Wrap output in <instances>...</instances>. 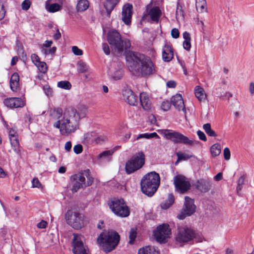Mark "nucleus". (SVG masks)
Instances as JSON below:
<instances>
[{
  "mask_svg": "<svg viewBox=\"0 0 254 254\" xmlns=\"http://www.w3.org/2000/svg\"><path fill=\"white\" fill-rule=\"evenodd\" d=\"M72 187L71 191L75 192L80 188H85L90 186L93 182V178H89L87 183L85 182V178L83 174L78 173L73 175L71 178Z\"/></svg>",
  "mask_w": 254,
  "mask_h": 254,
  "instance_id": "nucleus-12",
  "label": "nucleus"
},
{
  "mask_svg": "<svg viewBox=\"0 0 254 254\" xmlns=\"http://www.w3.org/2000/svg\"><path fill=\"white\" fill-rule=\"evenodd\" d=\"M114 151V149L104 151L99 154L98 158L109 162L111 160Z\"/></svg>",
  "mask_w": 254,
  "mask_h": 254,
  "instance_id": "nucleus-29",
  "label": "nucleus"
},
{
  "mask_svg": "<svg viewBox=\"0 0 254 254\" xmlns=\"http://www.w3.org/2000/svg\"><path fill=\"white\" fill-rule=\"evenodd\" d=\"M72 51L74 55L77 56H81L83 54L82 51L79 49L77 46H73L72 47Z\"/></svg>",
  "mask_w": 254,
  "mask_h": 254,
  "instance_id": "nucleus-54",
  "label": "nucleus"
},
{
  "mask_svg": "<svg viewBox=\"0 0 254 254\" xmlns=\"http://www.w3.org/2000/svg\"><path fill=\"white\" fill-rule=\"evenodd\" d=\"M196 8L198 12L206 11V2L205 0H196Z\"/></svg>",
  "mask_w": 254,
  "mask_h": 254,
  "instance_id": "nucleus-31",
  "label": "nucleus"
},
{
  "mask_svg": "<svg viewBox=\"0 0 254 254\" xmlns=\"http://www.w3.org/2000/svg\"><path fill=\"white\" fill-rule=\"evenodd\" d=\"M36 65L41 72L45 73L47 71L48 67L45 62H39Z\"/></svg>",
  "mask_w": 254,
  "mask_h": 254,
  "instance_id": "nucleus-40",
  "label": "nucleus"
},
{
  "mask_svg": "<svg viewBox=\"0 0 254 254\" xmlns=\"http://www.w3.org/2000/svg\"><path fill=\"white\" fill-rule=\"evenodd\" d=\"M171 235V230L167 224H163L157 227L154 232V236L156 241L160 243L167 242Z\"/></svg>",
  "mask_w": 254,
  "mask_h": 254,
  "instance_id": "nucleus-13",
  "label": "nucleus"
},
{
  "mask_svg": "<svg viewBox=\"0 0 254 254\" xmlns=\"http://www.w3.org/2000/svg\"><path fill=\"white\" fill-rule=\"evenodd\" d=\"M70 112H73V115L75 117L80 121V119L84 118L88 112L87 108L84 105L78 106L77 108L72 107L67 108Z\"/></svg>",
  "mask_w": 254,
  "mask_h": 254,
  "instance_id": "nucleus-20",
  "label": "nucleus"
},
{
  "mask_svg": "<svg viewBox=\"0 0 254 254\" xmlns=\"http://www.w3.org/2000/svg\"><path fill=\"white\" fill-rule=\"evenodd\" d=\"M107 41L115 51L123 52L131 46L130 41L127 39H122L121 35L117 30H111L107 35Z\"/></svg>",
  "mask_w": 254,
  "mask_h": 254,
  "instance_id": "nucleus-5",
  "label": "nucleus"
},
{
  "mask_svg": "<svg viewBox=\"0 0 254 254\" xmlns=\"http://www.w3.org/2000/svg\"><path fill=\"white\" fill-rule=\"evenodd\" d=\"M175 198L172 193L168 194L167 199L161 204V207L162 209H167L170 207L174 202Z\"/></svg>",
  "mask_w": 254,
  "mask_h": 254,
  "instance_id": "nucleus-30",
  "label": "nucleus"
},
{
  "mask_svg": "<svg viewBox=\"0 0 254 254\" xmlns=\"http://www.w3.org/2000/svg\"><path fill=\"white\" fill-rule=\"evenodd\" d=\"M221 152V147L219 143H215L210 147V152L213 157H216L220 155Z\"/></svg>",
  "mask_w": 254,
  "mask_h": 254,
  "instance_id": "nucleus-34",
  "label": "nucleus"
},
{
  "mask_svg": "<svg viewBox=\"0 0 254 254\" xmlns=\"http://www.w3.org/2000/svg\"><path fill=\"white\" fill-rule=\"evenodd\" d=\"M61 6L58 3H49L48 2L46 3V9L50 12H55L61 9Z\"/></svg>",
  "mask_w": 254,
  "mask_h": 254,
  "instance_id": "nucleus-32",
  "label": "nucleus"
},
{
  "mask_svg": "<svg viewBox=\"0 0 254 254\" xmlns=\"http://www.w3.org/2000/svg\"><path fill=\"white\" fill-rule=\"evenodd\" d=\"M82 146L81 144H77L73 147V151L76 154H79L82 151Z\"/></svg>",
  "mask_w": 254,
  "mask_h": 254,
  "instance_id": "nucleus-57",
  "label": "nucleus"
},
{
  "mask_svg": "<svg viewBox=\"0 0 254 254\" xmlns=\"http://www.w3.org/2000/svg\"><path fill=\"white\" fill-rule=\"evenodd\" d=\"M41 51L42 53L45 56L48 55L49 54L53 55L56 51V47H53L52 48H50L49 49H46L43 47H42Z\"/></svg>",
  "mask_w": 254,
  "mask_h": 254,
  "instance_id": "nucleus-44",
  "label": "nucleus"
},
{
  "mask_svg": "<svg viewBox=\"0 0 254 254\" xmlns=\"http://www.w3.org/2000/svg\"><path fill=\"white\" fill-rule=\"evenodd\" d=\"M108 205L112 212L117 216L126 217L130 214L128 207L122 198H113L109 202Z\"/></svg>",
  "mask_w": 254,
  "mask_h": 254,
  "instance_id": "nucleus-8",
  "label": "nucleus"
},
{
  "mask_svg": "<svg viewBox=\"0 0 254 254\" xmlns=\"http://www.w3.org/2000/svg\"><path fill=\"white\" fill-rule=\"evenodd\" d=\"M138 254H159V252L153 247L146 246L140 248Z\"/></svg>",
  "mask_w": 254,
  "mask_h": 254,
  "instance_id": "nucleus-28",
  "label": "nucleus"
},
{
  "mask_svg": "<svg viewBox=\"0 0 254 254\" xmlns=\"http://www.w3.org/2000/svg\"><path fill=\"white\" fill-rule=\"evenodd\" d=\"M10 142V144L11 147H12L14 151L18 155H20V144L19 142V140L18 138L16 139H12L9 140Z\"/></svg>",
  "mask_w": 254,
  "mask_h": 254,
  "instance_id": "nucleus-35",
  "label": "nucleus"
},
{
  "mask_svg": "<svg viewBox=\"0 0 254 254\" xmlns=\"http://www.w3.org/2000/svg\"><path fill=\"white\" fill-rule=\"evenodd\" d=\"M153 137H156L157 138H159V135L156 133V132H153L151 133H143V134H140L137 135L136 138L134 139V141L136 140H138L142 138H151Z\"/></svg>",
  "mask_w": 254,
  "mask_h": 254,
  "instance_id": "nucleus-37",
  "label": "nucleus"
},
{
  "mask_svg": "<svg viewBox=\"0 0 254 254\" xmlns=\"http://www.w3.org/2000/svg\"><path fill=\"white\" fill-rule=\"evenodd\" d=\"M195 211V205L194 204V201L188 196L185 197L184 207L181 212L178 215L177 218L179 219L183 220L187 216H190Z\"/></svg>",
  "mask_w": 254,
  "mask_h": 254,
  "instance_id": "nucleus-14",
  "label": "nucleus"
},
{
  "mask_svg": "<svg viewBox=\"0 0 254 254\" xmlns=\"http://www.w3.org/2000/svg\"><path fill=\"white\" fill-rule=\"evenodd\" d=\"M177 157L179 158V160H187L191 158L192 155H189L186 153L177 152L176 153Z\"/></svg>",
  "mask_w": 254,
  "mask_h": 254,
  "instance_id": "nucleus-43",
  "label": "nucleus"
},
{
  "mask_svg": "<svg viewBox=\"0 0 254 254\" xmlns=\"http://www.w3.org/2000/svg\"><path fill=\"white\" fill-rule=\"evenodd\" d=\"M3 103L5 106L10 109L22 108L25 105L24 100L17 97L6 98L4 99Z\"/></svg>",
  "mask_w": 254,
  "mask_h": 254,
  "instance_id": "nucleus-16",
  "label": "nucleus"
},
{
  "mask_svg": "<svg viewBox=\"0 0 254 254\" xmlns=\"http://www.w3.org/2000/svg\"><path fill=\"white\" fill-rule=\"evenodd\" d=\"M224 157L226 160H229L230 158L231 153L228 147H226L224 149L223 151Z\"/></svg>",
  "mask_w": 254,
  "mask_h": 254,
  "instance_id": "nucleus-53",
  "label": "nucleus"
},
{
  "mask_svg": "<svg viewBox=\"0 0 254 254\" xmlns=\"http://www.w3.org/2000/svg\"><path fill=\"white\" fill-rule=\"evenodd\" d=\"M173 51L171 46L165 44L163 49L162 58L165 62H170L173 58Z\"/></svg>",
  "mask_w": 254,
  "mask_h": 254,
  "instance_id": "nucleus-24",
  "label": "nucleus"
},
{
  "mask_svg": "<svg viewBox=\"0 0 254 254\" xmlns=\"http://www.w3.org/2000/svg\"><path fill=\"white\" fill-rule=\"evenodd\" d=\"M58 86L64 89H70L71 87L70 83L68 81H61L58 83Z\"/></svg>",
  "mask_w": 254,
  "mask_h": 254,
  "instance_id": "nucleus-39",
  "label": "nucleus"
},
{
  "mask_svg": "<svg viewBox=\"0 0 254 254\" xmlns=\"http://www.w3.org/2000/svg\"><path fill=\"white\" fill-rule=\"evenodd\" d=\"M32 188H42V185L40 183L39 180L37 178H34L33 179L32 181Z\"/></svg>",
  "mask_w": 254,
  "mask_h": 254,
  "instance_id": "nucleus-50",
  "label": "nucleus"
},
{
  "mask_svg": "<svg viewBox=\"0 0 254 254\" xmlns=\"http://www.w3.org/2000/svg\"><path fill=\"white\" fill-rule=\"evenodd\" d=\"M72 246L74 254H89L87 246L84 243L83 237L79 234H73Z\"/></svg>",
  "mask_w": 254,
  "mask_h": 254,
  "instance_id": "nucleus-11",
  "label": "nucleus"
},
{
  "mask_svg": "<svg viewBox=\"0 0 254 254\" xmlns=\"http://www.w3.org/2000/svg\"><path fill=\"white\" fill-rule=\"evenodd\" d=\"M128 68L136 76H146L155 72L154 64L148 57L136 52H129L127 56Z\"/></svg>",
  "mask_w": 254,
  "mask_h": 254,
  "instance_id": "nucleus-1",
  "label": "nucleus"
},
{
  "mask_svg": "<svg viewBox=\"0 0 254 254\" xmlns=\"http://www.w3.org/2000/svg\"><path fill=\"white\" fill-rule=\"evenodd\" d=\"M9 140L18 138V134L14 128H11L9 131Z\"/></svg>",
  "mask_w": 254,
  "mask_h": 254,
  "instance_id": "nucleus-48",
  "label": "nucleus"
},
{
  "mask_svg": "<svg viewBox=\"0 0 254 254\" xmlns=\"http://www.w3.org/2000/svg\"><path fill=\"white\" fill-rule=\"evenodd\" d=\"M136 235H137V233H136V229L134 228H131L130 232H129V244H133L134 243V242L136 237Z\"/></svg>",
  "mask_w": 254,
  "mask_h": 254,
  "instance_id": "nucleus-42",
  "label": "nucleus"
},
{
  "mask_svg": "<svg viewBox=\"0 0 254 254\" xmlns=\"http://www.w3.org/2000/svg\"><path fill=\"white\" fill-rule=\"evenodd\" d=\"M151 3L146 6V14L145 15L150 17L151 20L158 23L162 14L161 11L157 6L150 7Z\"/></svg>",
  "mask_w": 254,
  "mask_h": 254,
  "instance_id": "nucleus-18",
  "label": "nucleus"
},
{
  "mask_svg": "<svg viewBox=\"0 0 254 254\" xmlns=\"http://www.w3.org/2000/svg\"><path fill=\"white\" fill-rule=\"evenodd\" d=\"M203 128L208 135L212 137H216L217 136V134L215 132L211 129L210 124L207 123L204 124L203 126Z\"/></svg>",
  "mask_w": 254,
  "mask_h": 254,
  "instance_id": "nucleus-36",
  "label": "nucleus"
},
{
  "mask_svg": "<svg viewBox=\"0 0 254 254\" xmlns=\"http://www.w3.org/2000/svg\"><path fill=\"white\" fill-rule=\"evenodd\" d=\"M73 114L67 108L64 110L60 128L62 135L74 132L78 128L79 121Z\"/></svg>",
  "mask_w": 254,
  "mask_h": 254,
  "instance_id": "nucleus-4",
  "label": "nucleus"
},
{
  "mask_svg": "<svg viewBox=\"0 0 254 254\" xmlns=\"http://www.w3.org/2000/svg\"><path fill=\"white\" fill-rule=\"evenodd\" d=\"M145 156L142 151L132 156L125 165L126 172L130 174L141 169L145 164Z\"/></svg>",
  "mask_w": 254,
  "mask_h": 254,
  "instance_id": "nucleus-6",
  "label": "nucleus"
},
{
  "mask_svg": "<svg viewBox=\"0 0 254 254\" xmlns=\"http://www.w3.org/2000/svg\"><path fill=\"white\" fill-rule=\"evenodd\" d=\"M162 133L164 137L172 140L175 143H182L190 146L193 144V140L179 132L170 129H164Z\"/></svg>",
  "mask_w": 254,
  "mask_h": 254,
  "instance_id": "nucleus-10",
  "label": "nucleus"
},
{
  "mask_svg": "<svg viewBox=\"0 0 254 254\" xmlns=\"http://www.w3.org/2000/svg\"><path fill=\"white\" fill-rule=\"evenodd\" d=\"M159 175L155 172H151L144 175L140 182L142 192L148 196H152L157 191L160 185Z\"/></svg>",
  "mask_w": 254,
  "mask_h": 254,
  "instance_id": "nucleus-2",
  "label": "nucleus"
},
{
  "mask_svg": "<svg viewBox=\"0 0 254 254\" xmlns=\"http://www.w3.org/2000/svg\"><path fill=\"white\" fill-rule=\"evenodd\" d=\"M171 103L178 111H186L184 102L182 95L177 94L171 98Z\"/></svg>",
  "mask_w": 254,
  "mask_h": 254,
  "instance_id": "nucleus-23",
  "label": "nucleus"
},
{
  "mask_svg": "<svg viewBox=\"0 0 254 254\" xmlns=\"http://www.w3.org/2000/svg\"><path fill=\"white\" fill-rule=\"evenodd\" d=\"M31 59L32 61V62L35 64L36 65L37 64L39 63V62H40V58L37 55L35 54H33L31 56Z\"/></svg>",
  "mask_w": 254,
  "mask_h": 254,
  "instance_id": "nucleus-55",
  "label": "nucleus"
},
{
  "mask_svg": "<svg viewBox=\"0 0 254 254\" xmlns=\"http://www.w3.org/2000/svg\"><path fill=\"white\" fill-rule=\"evenodd\" d=\"M171 107L170 103L168 101H164L162 102L161 104V108L164 111H168Z\"/></svg>",
  "mask_w": 254,
  "mask_h": 254,
  "instance_id": "nucleus-51",
  "label": "nucleus"
},
{
  "mask_svg": "<svg viewBox=\"0 0 254 254\" xmlns=\"http://www.w3.org/2000/svg\"><path fill=\"white\" fill-rule=\"evenodd\" d=\"M65 218L67 224L77 230L82 228L87 221L83 214L71 210L66 213Z\"/></svg>",
  "mask_w": 254,
  "mask_h": 254,
  "instance_id": "nucleus-9",
  "label": "nucleus"
},
{
  "mask_svg": "<svg viewBox=\"0 0 254 254\" xmlns=\"http://www.w3.org/2000/svg\"><path fill=\"white\" fill-rule=\"evenodd\" d=\"M89 5V3L87 0H80L77 4L76 8L78 11H83L88 8Z\"/></svg>",
  "mask_w": 254,
  "mask_h": 254,
  "instance_id": "nucleus-33",
  "label": "nucleus"
},
{
  "mask_svg": "<svg viewBox=\"0 0 254 254\" xmlns=\"http://www.w3.org/2000/svg\"><path fill=\"white\" fill-rule=\"evenodd\" d=\"M195 236V231L186 225L178 226L175 234L176 241L182 244L192 241Z\"/></svg>",
  "mask_w": 254,
  "mask_h": 254,
  "instance_id": "nucleus-7",
  "label": "nucleus"
},
{
  "mask_svg": "<svg viewBox=\"0 0 254 254\" xmlns=\"http://www.w3.org/2000/svg\"><path fill=\"white\" fill-rule=\"evenodd\" d=\"M171 35L174 38H178L179 37L180 33L177 28H173L171 31Z\"/></svg>",
  "mask_w": 254,
  "mask_h": 254,
  "instance_id": "nucleus-59",
  "label": "nucleus"
},
{
  "mask_svg": "<svg viewBox=\"0 0 254 254\" xmlns=\"http://www.w3.org/2000/svg\"><path fill=\"white\" fill-rule=\"evenodd\" d=\"M245 179L244 177L241 176L238 181V185L237 187V190L238 192L241 190L244 184Z\"/></svg>",
  "mask_w": 254,
  "mask_h": 254,
  "instance_id": "nucleus-49",
  "label": "nucleus"
},
{
  "mask_svg": "<svg viewBox=\"0 0 254 254\" xmlns=\"http://www.w3.org/2000/svg\"><path fill=\"white\" fill-rule=\"evenodd\" d=\"M78 65V70L80 72H85L88 71L89 67L84 62H80L77 64Z\"/></svg>",
  "mask_w": 254,
  "mask_h": 254,
  "instance_id": "nucleus-41",
  "label": "nucleus"
},
{
  "mask_svg": "<svg viewBox=\"0 0 254 254\" xmlns=\"http://www.w3.org/2000/svg\"><path fill=\"white\" fill-rule=\"evenodd\" d=\"M30 5L31 2L29 0H25L22 3V8L23 10H27L30 8Z\"/></svg>",
  "mask_w": 254,
  "mask_h": 254,
  "instance_id": "nucleus-52",
  "label": "nucleus"
},
{
  "mask_svg": "<svg viewBox=\"0 0 254 254\" xmlns=\"http://www.w3.org/2000/svg\"><path fill=\"white\" fill-rule=\"evenodd\" d=\"M6 10L4 9L3 4L0 5V20H2L5 16Z\"/></svg>",
  "mask_w": 254,
  "mask_h": 254,
  "instance_id": "nucleus-58",
  "label": "nucleus"
},
{
  "mask_svg": "<svg viewBox=\"0 0 254 254\" xmlns=\"http://www.w3.org/2000/svg\"><path fill=\"white\" fill-rule=\"evenodd\" d=\"M216 94L220 97L221 98L223 96V93L226 90L225 86H222L219 84L218 87L216 88Z\"/></svg>",
  "mask_w": 254,
  "mask_h": 254,
  "instance_id": "nucleus-45",
  "label": "nucleus"
},
{
  "mask_svg": "<svg viewBox=\"0 0 254 254\" xmlns=\"http://www.w3.org/2000/svg\"><path fill=\"white\" fill-rule=\"evenodd\" d=\"M43 89L47 96L50 97L52 96L53 90L49 85H44Z\"/></svg>",
  "mask_w": 254,
  "mask_h": 254,
  "instance_id": "nucleus-47",
  "label": "nucleus"
},
{
  "mask_svg": "<svg viewBox=\"0 0 254 254\" xmlns=\"http://www.w3.org/2000/svg\"><path fill=\"white\" fill-rule=\"evenodd\" d=\"M19 86V82H10V89L13 91H16Z\"/></svg>",
  "mask_w": 254,
  "mask_h": 254,
  "instance_id": "nucleus-56",
  "label": "nucleus"
},
{
  "mask_svg": "<svg viewBox=\"0 0 254 254\" xmlns=\"http://www.w3.org/2000/svg\"><path fill=\"white\" fill-rule=\"evenodd\" d=\"M103 50L105 54L109 55L110 54V50L108 45L107 43H103L102 45Z\"/></svg>",
  "mask_w": 254,
  "mask_h": 254,
  "instance_id": "nucleus-60",
  "label": "nucleus"
},
{
  "mask_svg": "<svg viewBox=\"0 0 254 254\" xmlns=\"http://www.w3.org/2000/svg\"><path fill=\"white\" fill-rule=\"evenodd\" d=\"M196 188L201 192H207L211 189L212 182L209 179H201L196 182Z\"/></svg>",
  "mask_w": 254,
  "mask_h": 254,
  "instance_id": "nucleus-22",
  "label": "nucleus"
},
{
  "mask_svg": "<svg viewBox=\"0 0 254 254\" xmlns=\"http://www.w3.org/2000/svg\"><path fill=\"white\" fill-rule=\"evenodd\" d=\"M63 112L61 108H54L50 110V117L51 120L56 121L54 127L60 128L62 120H63Z\"/></svg>",
  "mask_w": 254,
  "mask_h": 254,
  "instance_id": "nucleus-17",
  "label": "nucleus"
},
{
  "mask_svg": "<svg viewBox=\"0 0 254 254\" xmlns=\"http://www.w3.org/2000/svg\"><path fill=\"white\" fill-rule=\"evenodd\" d=\"M184 16L183 11L182 9V7L181 5L178 3L176 12V17L177 19H178L181 17Z\"/></svg>",
  "mask_w": 254,
  "mask_h": 254,
  "instance_id": "nucleus-46",
  "label": "nucleus"
},
{
  "mask_svg": "<svg viewBox=\"0 0 254 254\" xmlns=\"http://www.w3.org/2000/svg\"><path fill=\"white\" fill-rule=\"evenodd\" d=\"M195 95L198 100L200 101H204L206 99V96L204 89L199 86H196L194 89Z\"/></svg>",
  "mask_w": 254,
  "mask_h": 254,
  "instance_id": "nucleus-27",
  "label": "nucleus"
},
{
  "mask_svg": "<svg viewBox=\"0 0 254 254\" xmlns=\"http://www.w3.org/2000/svg\"><path fill=\"white\" fill-rule=\"evenodd\" d=\"M174 184L176 190L182 193L187 192L190 188V184L188 179L182 175L174 177Z\"/></svg>",
  "mask_w": 254,
  "mask_h": 254,
  "instance_id": "nucleus-15",
  "label": "nucleus"
},
{
  "mask_svg": "<svg viewBox=\"0 0 254 254\" xmlns=\"http://www.w3.org/2000/svg\"><path fill=\"white\" fill-rule=\"evenodd\" d=\"M140 102L145 110H150L151 108V103L148 95L146 93H141L140 94Z\"/></svg>",
  "mask_w": 254,
  "mask_h": 254,
  "instance_id": "nucleus-26",
  "label": "nucleus"
},
{
  "mask_svg": "<svg viewBox=\"0 0 254 254\" xmlns=\"http://www.w3.org/2000/svg\"><path fill=\"white\" fill-rule=\"evenodd\" d=\"M120 0H106L104 3V7L107 12V16L110 17L111 13Z\"/></svg>",
  "mask_w": 254,
  "mask_h": 254,
  "instance_id": "nucleus-25",
  "label": "nucleus"
},
{
  "mask_svg": "<svg viewBox=\"0 0 254 254\" xmlns=\"http://www.w3.org/2000/svg\"><path fill=\"white\" fill-rule=\"evenodd\" d=\"M19 76L17 73H14L11 76L10 82H19Z\"/></svg>",
  "mask_w": 254,
  "mask_h": 254,
  "instance_id": "nucleus-61",
  "label": "nucleus"
},
{
  "mask_svg": "<svg viewBox=\"0 0 254 254\" xmlns=\"http://www.w3.org/2000/svg\"><path fill=\"white\" fill-rule=\"evenodd\" d=\"M183 46L184 49L187 51H189L191 48L190 40H184Z\"/></svg>",
  "mask_w": 254,
  "mask_h": 254,
  "instance_id": "nucleus-62",
  "label": "nucleus"
},
{
  "mask_svg": "<svg viewBox=\"0 0 254 254\" xmlns=\"http://www.w3.org/2000/svg\"><path fill=\"white\" fill-rule=\"evenodd\" d=\"M120 239V235L113 230L103 232L97 239V242L106 253H109L117 247Z\"/></svg>",
  "mask_w": 254,
  "mask_h": 254,
  "instance_id": "nucleus-3",
  "label": "nucleus"
},
{
  "mask_svg": "<svg viewBox=\"0 0 254 254\" xmlns=\"http://www.w3.org/2000/svg\"><path fill=\"white\" fill-rule=\"evenodd\" d=\"M132 14V5L129 3L125 4L122 8V19L127 25H129Z\"/></svg>",
  "mask_w": 254,
  "mask_h": 254,
  "instance_id": "nucleus-19",
  "label": "nucleus"
},
{
  "mask_svg": "<svg viewBox=\"0 0 254 254\" xmlns=\"http://www.w3.org/2000/svg\"><path fill=\"white\" fill-rule=\"evenodd\" d=\"M47 225V222L44 220H42L41 222L37 224V226L40 229H44L46 228Z\"/></svg>",
  "mask_w": 254,
  "mask_h": 254,
  "instance_id": "nucleus-64",
  "label": "nucleus"
},
{
  "mask_svg": "<svg viewBox=\"0 0 254 254\" xmlns=\"http://www.w3.org/2000/svg\"><path fill=\"white\" fill-rule=\"evenodd\" d=\"M124 75V72L122 69L116 70L112 75V78L114 80H120Z\"/></svg>",
  "mask_w": 254,
  "mask_h": 254,
  "instance_id": "nucleus-38",
  "label": "nucleus"
},
{
  "mask_svg": "<svg viewBox=\"0 0 254 254\" xmlns=\"http://www.w3.org/2000/svg\"><path fill=\"white\" fill-rule=\"evenodd\" d=\"M125 100L130 105L135 106L138 103V97L130 89H126L123 91Z\"/></svg>",
  "mask_w": 254,
  "mask_h": 254,
  "instance_id": "nucleus-21",
  "label": "nucleus"
},
{
  "mask_svg": "<svg viewBox=\"0 0 254 254\" xmlns=\"http://www.w3.org/2000/svg\"><path fill=\"white\" fill-rule=\"evenodd\" d=\"M197 134L199 137V138L203 141H206L207 140L206 137L204 133L201 130H198L197 131Z\"/></svg>",
  "mask_w": 254,
  "mask_h": 254,
  "instance_id": "nucleus-63",
  "label": "nucleus"
}]
</instances>
